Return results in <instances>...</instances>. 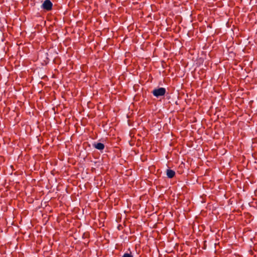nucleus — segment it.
Listing matches in <instances>:
<instances>
[{"label": "nucleus", "instance_id": "nucleus-2", "mask_svg": "<svg viewBox=\"0 0 257 257\" xmlns=\"http://www.w3.org/2000/svg\"><path fill=\"white\" fill-rule=\"evenodd\" d=\"M53 4L50 0H45L42 4L41 8L46 11H50L52 9Z\"/></svg>", "mask_w": 257, "mask_h": 257}, {"label": "nucleus", "instance_id": "nucleus-5", "mask_svg": "<svg viewBox=\"0 0 257 257\" xmlns=\"http://www.w3.org/2000/svg\"><path fill=\"white\" fill-rule=\"evenodd\" d=\"M122 257H133V255L131 253H125Z\"/></svg>", "mask_w": 257, "mask_h": 257}, {"label": "nucleus", "instance_id": "nucleus-3", "mask_svg": "<svg viewBox=\"0 0 257 257\" xmlns=\"http://www.w3.org/2000/svg\"><path fill=\"white\" fill-rule=\"evenodd\" d=\"M166 174L168 178H172L175 175V172L171 169H167L166 171Z\"/></svg>", "mask_w": 257, "mask_h": 257}, {"label": "nucleus", "instance_id": "nucleus-4", "mask_svg": "<svg viewBox=\"0 0 257 257\" xmlns=\"http://www.w3.org/2000/svg\"><path fill=\"white\" fill-rule=\"evenodd\" d=\"M93 147L99 150H102L104 149V145L101 143H94Z\"/></svg>", "mask_w": 257, "mask_h": 257}, {"label": "nucleus", "instance_id": "nucleus-1", "mask_svg": "<svg viewBox=\"0 0 257 257\" xmlns=\"http://www.w3.org/2000/svg\"><path fill=\"white\" fill-rule=\"evenodd\" d=\"M166 92V90L165 88L160 87L159 88L154 89L152 93L155 96L158 98L160 96H164Z\"/></svg>", "mask_w": 257, "mask_h": 257}]
</instances>
